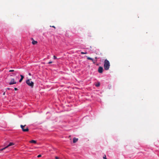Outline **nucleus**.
<instances>
[{
	"label": "nucleus",
	"instance_id": "aec40b11",
	"mask_svg": "<svg viewBox=\"0 0 159 159\" xmlns=\"http://www.w3.org/2000/svg\"><path fill=\"white\" fill-rule=\"evenodd\" d=\"M14 89L16 91L18 90L16 88H14Z\"/></svg>",
	"mask_w": 159,
	"mask_h": 159
},
{
	"label": "nucleus",
	"instance_id": "423d86ee",
	"mask_svg": "<svg viewBox=\"0 0 159 159\" xmlns=\"http://www.w3.org/2000/svg\"><path fill=\"white\" fill-rule=\"evenodd\" d=\"M16 82L15 81L14 79H12L10 82L9 83V84L10 85H11L12 84H16Z\"/></svg>",
	"mask_w": 159,
	"mask_h": 159
},
{
	"label": "nucleus",
	"instance_id": "2eb2a0df",
	"mask_svg": "<svg viewBox=\"0 0 159 159\" xmlns=\"http://www.w3.org/2000/svg\"><path fill=\"white\" fill-rule=\"evenodd\" d=\"M14 70H10L9 71V72H14Z\"/></svg>",
	"mask_w": 159,
	"mask_h": 159
},
{
	"label": "nucleus",
	"instance_id": "393cba45",
	"mask_svg": "<svg viewBox=\"0 0 159 159\" xmlns=\"http://www.w3.org/2000/svg\"><path fill=\"white\" fill-rule=\"evenodd\" d=\"M13 74V75H16V74H14H14Z\"/></svg>",
	"mask_w": 159,
	"mask_h": 159
},
{
	"label": "nucleus",
	"instance_id": "f03ea898",
	"mask_svg": "<svg viewBox=\"0 0 159 159\" xmlns=\"http://www.w3.org/2000/svg\"><path fill=\"white\" fill-rule=\"evenodd\" d=\"M7 143H8V142H7L6 143H5V145H4V146H5L6 145V146L3 148H2L1 149H0V151H2L5 149L7 148L8 147H9L14 145V143H10L8 145H7Z\"/></svg>",
	"mask_w": 159,
	"mask_h": 159
},
{
	"label": "nucleus",
	"instance_id": "9d476101",
	"mask_svg": "<svg viewBox=\"0 0 159 159\" xmlns=\"http://www.w3.org/2000/svg\"><path fill=\"white\" fill-rule=\"evenodd\" d=\"M78 140V139L75 138H74L73 139V142L74 143H75L76 142H77Z\"/></svg>",
	"mask_w": 159,
	"mask_h": 159
},
{
	"label": "nucleus",
	"instance_id": "20e7f679",
	"mask_svg": "<svg viewBox=\"0 0 159 159\" xmlns=\"http://www.w3.org/2000/svg\"><path fill=\"white\" fill-rule=\"evenodd\" d=\"M26 83L31 88H33L34 86V83L32 81H30V80L28 79L26 81Z\"/></svg>",
	"mask_w": 159,
	"mask_h": 159
},
{
	"label": "nucleus",
	"instance_id": "dca6fc26",
	"mask_svg": "<svg viewBox=\"0 0 159 159\" xmlns=\"http://www.w3.org/2000/svg\"><path fill=\"white\" fill-rule=\"evenodd\" d=\"M53 58H54V59H57V57H56V56H53Z\"/></svg>",
	"mask_w": 159,
	"mask_h": 159
},
{
	"label": "nucleus",
	"instance_id": "4468645a",
	"mask_svg": "<svg viewBox=\"0 0 159 159\" xmlns=\"http://www.w3.org/2000/svg\"><path fill=\"white\" fill-rule=\"evenodd\" d=\"M103 158L104 159H107L106 157V156L105 155L103 157Z\"/></svg>",
	"mask_w": 159,
	"mask_h": 159
},
{
	"label": "nucleus",
	"instance_id": "412c9836",
	"mask_svg": "<svg viewBox=\"0 0 159 159\" xmlns=\"http://www.w3.org/2000/svg\"><path fill=\"white\" fill-rule=\"evenodd\" d=\"M97 57H95V59L94 60H97Z\"/></svg>",
	"mask_w": 159,
	"mask_h": 159
},
{
	"label": "nucleus",
	"instance_id": "7ed1b4c3",
	"mask_svg": "<svg viewBox=\"0 0 159 159\" xmlns=\"http://www.w3.org/2000/svg\"><path fill=\"white\" fill-rule=\"evenodd\" d=\"M20 126L23 132H27L29 131V129L27 127H26V125H21Z\"/></svg>",
	"mask_w": 159,
	"mask_h": 159
},
{
	"label": "nucleus",
	"instance_id": "39448f33",
	"mask_svg": "<svg viewBox=\"0 0 159 159\" xmlns=\"http://www.w3.org/2000/svg\"><path fill=\"white\" fill-rule=\"evenodd\" d=\"M87 59L88 60H91L93 61V63H94V64L95 63H96L97 61V60H94L92 58H91L89 57H88L87 58Z\"/></svg>",
	"mask_w": 159,
	"mask_h": 159
},
{
	"label": "nucleus",
	"instance_id": "a211bd4d",
	"mask_svg": "<svg viewBox=\"0 0 159 159\" xmlns=\"http://www.w3.org/2000/svg\"><path fill=\"white\" fill-rule=\"evenodd\" d=\"M55 158L56 159H59V157H55Z\"/></svg>",
	"mask_w": 159,
	"mask_h": 159
},
{
	"label": "nucleus",
	"instance_id": "5701e85b",
	"mask_svg": "<svg viewBox=\"0 0 159 159\" xmlns=\"http://www.w3.org/2000/svg\"><path fill=\"white\" fill-rule=\"evenodd\" d=\"M29 75H31V74L30 73H29Z\"/></svg>",
	"mask_w": 159,
	"mask_h": 159
},
{
	"label": "nucleus",
	"instance_id": "6ab92c4d",
	"mask_svg": "<svg viewBox=\"0 0 159 159\" xmlns=\"http://www.w3.org/2000/svg\"><path fill=\"white\" fill-rule=\"evenodd\" d=\"M52 63V61H50L48 62V64H50Z\"/></svg>",
	"mask_w": 159,
	"mask_h": 159
},
{
	"label": "nucleus",
	"instance_id": "6e6552de",
	"mask_svg": "<svg viewBox=\"0 0 159 159\" xmlns=\"http://www.w3.org/2000/svg\"><path fill=\"white\" fill-rule=\"evenodd\" d=\"M20 76L21 77V78L20 80L19 81L20 82H21L22 81V80H23V79L24 78V76L22 75H20Z\"/></svg>",
	"mask_w": 159,
	"mask_h": 159
},
{
	"label": "nucleus",
	"instance_id": "f3484780",
	"mask_svg": "<svg viewBox=\"0 0 159 159\" xmlns=\"http://www.w3.org/2000/svg\"><path fill=\"white\" fill-rule=\"evenodd\" d=\"M41 157V155H40V154L38 156H37V157Z\"/></svg>",
	"mask_w": 159,
	"mask_h": 159
},
{
	"label": "nucleus",
	"instance_id": "1a4fd4ad",
	"mask_svg": "<svg viewBox=\"0 0 159 159\" xmlns=\"http://www.w3.org/2000/svg\"><path fill=\"white\" fill-rule=\"evenodd\" d=\"M32 39L33 40V41L32 42V43L34 44H36L37 43V42L36 41H35L33 40V38H32Z\"/></svg>",
	"mask_w": 159,
	"mask_h": 159
},
{
	"label": "nucleus",
	"instance_id": "4be33fe9",
	"mask_svg": "<svg viewBox=\"0 0 159 159\" xmlns=\"http://www.w3.org/2000/svg\"><path fill=\"white\" fill-rule=\"evenodd\" d=\"M52 27L54 28H55V27L54 26H52Z\"/></svg>",
	"mask_w": 159,
	"mask_h": 159
},
{
	"label": "nucleus",
	"instance_id": "f257e3e1",
	"mask_svg": "<svg viewBox=\"0 0 159 159\" xmlns=\"http://www.w3.org/2000/svg\"><path fill=\"white\" fill-rule=\"evenodd\" d=\"M110 63L109 61L107 59L104 61V68L106 70H108L110 67Z\"/></svg>",
	"mask_w": 159,
	"mask_h": 159
},
{
	"label": "nucleus",
	"instance_id": "f8f14e48",
	"mask_svg": "<svg viewBox=\"0 0 159 159\" xmlns=\"http://www.w3.org/2000/svg\"><path fill=\"white\" fill-rule=\"evenodd\" d=\"M99 85H100L99 83H98V84H97L96 85V86L97 87H99Z\"/></svg>",
	"mask_w": 159,
	"mask_h": 159
},
{
	"label": "nucleus",
	"instance_id": "9b49d317",
	"mask_svg": "<svg viewBox=\"0 0 159 159\" xmlns=\"http://www.w3.org/2000/svg\"><path fill=\"white\" fill-rule=\"evenodd\" d=\"M30 142L32 143H36V141L34 140H32L30 141Z\"/></svg>",
	"mask_w": 159,
	"mask_h": 159
},
{
	"label": "nucleus",
	"instance_id": "b1692460",
	"mask_svg": "<svg viewBox=\"0 0 159 159\" xmlns=\"http://www.w3.org/2000/svg\"><path fill=\"white\" fill-rule=\"evenodd\" d=\"M7 89H8V90H9L10 89L9 88H7Z\"/></svg>",
	"mask_w": 159,
	"mask_h": 159
},
{
	"label": "nucleus",
	"instance_id": "0eeeda50",
	"mask_svg": "<svg viewBox=\"0 0 159 159\" xmlns=\"http://www.w3.org/2000/svg\"><path fill=\"white\" fill-rule=\"evenodd\" d=\"M98 71L100 73H102L103 68L102 67L100 66L99 67L98 69Z\"/></svg>",
	"mask_w": 159,
	"mask_h": 159
},
{
	"label": "nucleus",
	"instance_id": "ddd939ff",
	"mask_svg": "<svg viewBox=\"0 0 159 159\" xmlns=\"http://www.w3.org/2000/svg\"><path fill=\"white\" fill-rule=\"evenodd\" d=\"M81 54H87V52H81Z\"/></svg>",
	"mask_w": 159,
	"mask_h": 159
}]
</instances>
